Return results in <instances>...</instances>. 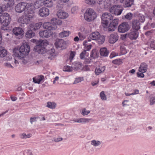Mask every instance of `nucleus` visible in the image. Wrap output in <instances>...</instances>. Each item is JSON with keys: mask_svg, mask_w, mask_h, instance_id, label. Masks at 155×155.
Here are the masks:
<instances>
[{"mask_svg": "<svg viewBox=\"0 0 155 155\" xmlns=\"http://www.w3.org/2000/svg\"><path fill=\"white\" fill-rule=\"evenodd\" d=\"M36 44V50L38 53L41 54L45 53L46 58L50 60H52L55 57L56 54L54 49L51 48L47 51L46 47L48 45V41L47 40L40 39L37 41Z\"/></svg>", "mask_w": 155, "mask_h": 155, "instance_id": "nucleus-1", "label": "nucleus"}, {"mask_svg": "<svg viewBox=\"0 0 155 155\" xmlns=\"http://www.w3.org/2000/svg\"><path fill=\"white\" fill-rule=\"evenodd\" d=\"M30 51V48L27 43H24L20 47L19 50H17L15 54L16 57L21 59L27 55Z\"/></svg>", "mask_w": 155, "mask_h": 155, "instance_id": "nucleus-2", "label": "nucleus"}, {"mask_svg": "<svg viewBox=\"0 0 155 155\" xmlns=\"http://www.w3.org/2000/svg\"><path fill=\"white\" fill-rule=\"evenodd\" d=\"M91 40H97L99 44H101L105 41V38L104 36L100 35L98 32H94L90 34L87 41H90Z\"/></svg>", "mask_w": 155, "mask_h": 155, "instance_id": "nucleus-3", "label": "nucleus"}, {"mask_svg": "<svg viewBox=\"0 0 155 155\" xmlns=\"http://www.w3.org/2000/svg\"><path fill=\"white\" fill-rule=\"evenodd\" d=\"M85 19L87 21H91L95 19L97 17V14L95 11L92 8L87 9L84 15Z\"/></svg>", "mask_w": 155, "mask_h": 155, "instance_id": "nucleus-4", "label": "nucleus"}, {"mask_svg": "<svg viewBox=\"0 0 155 155\" xmlns=\"http://www.w3.org/2000/svg\"><path fill=\"white\" fill-rule=\"evenodd\" d=\"M102 23L105 25L106 26L110 22V21L113 20V16L110 13H103L101 17Z\"/></svg>", "mask_w": 155, "mask_h": 155, "instance_id": "nucleus-5", "label": "nucleus"}, {"mask_svg": "<svg viewBox=\"0 0 155 155\" xmlns=\"http://www.w3.org/2000/svg\"><path fill=\"white\" fill-rule=\"evenodd\" d=\"M2 23L4 26H7L11 20L10 15L7 13H4L0 16Z\"/></svg>", "mask_w": 155, "mask_h": 155, "instance_id": "nucleus-6", "label": "nucleus"}, {"mask_svg": "<svg viewBox=\"0 0 155 155\" xmlns=\"http://www.w3.org/2000/svg\"><path fill=\"white\" fill-rule=\"evenodd\" d=\"M123 10V8L120 5H114L109 9V11L111 13L117 15H120Z\"/></svg>", "mask_w": 155, "mask_h": 155, "instance_id": "nucleus-7", "label": "nucleus"}, {"mask_svg": "<svg viewBox=\"0 0 155 155\" xmlns=\"http://www.w3.org/2000/svg\"><path fill=\"white\" fill-rule=\"evenodd\" d=\"M130 28L128 24L126 22H123L118 27V31L120 33H124L128 31Z\"/></svg>", "mask_w": 155, "mask_h": 155, "instance_id": "nucleus-8", "label": "nucleus"}, {"mask_svg": "<svg viewBox=\"0 0 155 155\" xmlns=\"http://www.w3.org/2000/svg\"><path fill=\"white\" fill-rule=\"evenodd\" d=\"M25 2H22L17 4L15 7V11L18 13H21L25 10Z\"/></svg>", "mask_w": 155, "mask_h": 155, "instance_id": "nucleus-9", "label": "nucleus"}, {"mask_svg": "<svg viewBox=\"0 0 155 155\" xmlns=\"http://www.w3.org/2000/svg\"><path fill=\"white\" fill-rule=\"evenodd\" d=\"M54 45L57 48H60L62 49H64L66 46V42L62 39L56 40Z\"/></svg>", "mask_w": 155, "mask_h": 155, "instance_id": "nucleus-10", "label": "nucleus"}, {"mask_svg": "<svg viewBox=\"0 0 155 155\" xmlns=\"http://www.w3.org/2000/svg\"><path fill=\"white\" fill-rule=\"evenodd\" d=\"M52 32L49 30H45L40 31L39 33V35L42 38H48L51 36Z\"/></svg>", "mask_w": 155, "mask_h": 155, "instance_id": "nucleus-11", "label": "nucleus"}, {"mask_svg": "<svg viewBox=\"0 0 155 155\" xmlns=\"http://www.w3.org/2000/svg\"><path fill=\"white\" fill-rule=\"evenodd\" d=\"M91 119L85 118H75L73 120H70L69 122L72 123V121L78 123H86L89 122L91 120Z\"/></svg>", "mask_w": 155, "mask_h": 155, "instance_id": "nucleus-12", "label": "nucleus"}, {"mask_svg": "<svg viewBox=\"0 0 155 155\" xmlns=\"http://www.w3.org/2000/svg\"><path fill=\"white\" fill-rule=\"evenodd\" d=\"M39 14L41 17H44L48 16L49 14V10L47 8L43 7L39 11Z\"/></svg>", "mask_w": 155, "mask_h": 155, "instance_id": "nucleus-13", "label": "nucleus"}, {"mask_svg": "<svg viewBox=\"0 0 155 155\" xmlns=\"http://www.w3.org/2000/svg\"><path fill=\"white\" fill-rule=\"evenodd\" d=\"M112 20L108 27V29L109 31H114L118 24V19H116Z\"/></svg>", "mask_w": 155, "mask_h": 155, "instance_id": "nucleus-14", "label": "nucleus"}, {"mask_svg": "<svg viewBox=\"0 0 155 155\" xmlns=\"http://www.w3.org/2000/svg\"><path fill=\"white\" fill-rule=\"evenodd\" d=\"M119 36L117 33L114 32L110 35L109 42L111 44H114L118 40Z\"/></svg>", "mask_w": 155, "mask_h": 155, "instance_id": "nucleus-15", "label": "nucleus"}, {"mask_svg": "<svg viewBox=\"0 0 155 155\" xmlns=\"http://www.w3.org/2000/svg\"><path fill=\"white\" fill-rule=\"evenodd\" d=\"M43 26L45 28L51 31L55 30L57 28V26L52 25L51 22H45L43 24Z\"/></svg>", "mask_w": 155, "mask_h": 155, "instance_id": "nucleus-16", "label": "nucleus"}, {"mask_svg": "<svg viewBox=\"0 0 155 155\" xmlns=\"http://www.w3.org/2000/svg\"><path fill=\"white\" fill-rule=\"evenodd\" d=\"M140 25L137 20H133L132 21V28L134 30L138 31L140 28Z\"/></svg>", "mask_w": 155, "mask_h": 155, "instance_id": "nucleus-17", "label": "nucleus"}, {"mask_svg": "<svg viewBox=\"0 0 155 155\" xmlns=\"http://www.w3.org/2000/svg\"><path fill=\"white\" fill-rule=\"evenodd\" d=\"M13 32L17 36H21L24 34V31L22 28L19 27L14 28L13 29Z\"/></svg>", "mask_w": 155, "mask_h": 155, "instance_id": "nucleus-18", "label": "nucleus"}, {"mask_svg": "<svg viewBox=\"0 0 155 155\" xmlns=\"http://www.w3.org/2000/svg\"><path fill=\"white\" fill-rule=\"evenodd\" d=\"M128 36L129 38L132 40H135L138 37V31L134 30L131 31L128 34Z\"/></svg>", "mask_w": 155, "mask_h": 155, "instance_id": "nucleus-19", "label": "nucleus"}, {"mask_svg": "<svg viewBox=\"0 0 155 155\" xmlns=\"http://www.w3.org/2000/svg\"><path fill=\"white\" fill-rule=\"evenodd\" d=\"M28 20L25 16H22L18 18V21L21 24L27 25L30 22Z\"/></svg>", "mask_w": 155, "mask_h": 155, "instance_id": "nucleus-20", "label": "nucleus"}, {"mask_svg": "<svg viewBox=\"0 0 155 155\" xmlns=\"http://www.w3.org/2000/svg\"><path fill=\"white\" fill-rule=\"evenodd\" d=\"M57 15L59 18L61 19L66 18L68 16V14L67 13L62 11L58 12Z\"/></svg>", "mask_w": 155, "mask_h": 155, "instance_id": "nucleus-21", "label": "nucleus"}, {"mask_svg": "<svg viewBox=\"0 0 155 155\" xmlns=\"http://www.w3.org/2000/svg\"><path fill=\"white\" fill-rule=\"evenodd\" d=\"M42 25L41 22H39L37 23H33L30 25L31 28L33 30L36 31L39 29Z\"/></svg>", "mask_w": 155, "mask_h": 155, "instance_id": "nucleus-22", "label": "nucleus"}, {"mask_svg": "<svg viewBox=\"0 0 155 155\" xmlns=\"http://www.w3.org/2000/svg\"><path fill=\"white\" fill-rule=\"evenodd\" d=\"M51 22L52 25H61L62 24V21L61 20L56 18H53L51 20Z\"/></svg>", "mask_w": 155, "mask_h": 155, "instance_id": "nucleus-23", "label": "nucleus"}, {"mask_svg": "<svg viewBox=\"0 0 155 155\" xmlns=\"http://www.w3.org/2000/svg\"><path fill=\"white\" fill-rule=\"evenodd\" d=\"M147 69V65L144 63H142L139 68V71L142 73H145Z\"/></svg>", "mask_w": 155, "mask_h": 155, "instance_id": "nucleus-24", "label": "nucleus"}, {"mask_svg": "<svg viewBox=\"0 0 155 155\" xmlns=\"http://www.w3.org/2000/svg\"><path fill=\"white\" fill-rule=\"evenodd\" d=\"M70 0H58L57 2V6L59 9L62 8L64 3L68 2Z\"/></svg>", "mask_w": 155, "mask_h": 155, "instance_id": "nucleus-25", "label": "nucleus"}, {"mask_svg": "<svg viewBox=\"0 0 155 155\" xmlns=\"http://www.w3.org/2000/svg\"><path fill=\"white\" fill-rule=\"evenodd\" d=\"M44 78L43 76H38L33 78V81L35 83L39 84Z\"/></svg>", "mask_w": 155, "mask_h": 155, "instance_id": "nucleus-26", "label": "nucleus"}, {"mask_svg": "<svg viewBox=\"0 0 155 155\" xmlns=\"http://www.w3.org/2000/svg\"><path fill=\"white\" fill-rule=\"evenodd\" d=\"M35 12L34 11H32L31 12H27V14L25 15L26 18L29 20L30 22L31 20L34 18L35 16Z\"/></svg>", "mask_w": 155, "mask_h": 155, "instance_id": "nucleus-27", "label": "nucleus"}, {"mask_svg": "<svg viewBox=\"0 0 155 155\" xmlns=\"http://www.w3.org/2000/svg\"><path fill=\"white\" fill-rule=\"evenodd\" d=\"M25 11L27 12H31L32 11H34L33 10V7L31 4H28L25 2Z\"/></svg>", "mask_w": 155, "mask_h": 155, "instance_id": "nucleus-28", "label": "nucleus"}, {"mask_svg": "<svg viewBox=\"0 0 155 155\" xmlns=\"http://www.w3.org/2000/svg\"><path fill=\"white\" fill-rule=\"evenodd\" d=\"M43 4V0H37L34 3V6L35 8H40Z\"/></svg>", "mask_w": 155, "mask_h": 155, "instance_id": "nucleus-29", "label": "nucleus"}, {"mask_svg": "<svg viewBox=\"0 0 155 155\" xmlns=\"http://www.w3.org/2000/svg\"><path fill=\"white\" fill-rule=\"evenodd\" d=\"M7 54V50L3 47H0V57L3 58L5 57Z\"/></svg>", "mask_w": 155, "mask_h": 155, "instance_id": "nucleus-30", "label": "nucleus"}, {"mask_svg": "<svg viewBox=\"0 0 155 155\" xmlns=\"http://www.w3.org/2000/svg\"><path fill=\"white\" fill-rule=\"evenodd\" d=\"M35 35V33L33 32L31 30H29L26 32L25 36L27 38H30L34 37Z\"/></svg>", "mask_w": 155, "mask_h": 155, "instance_id": "nucleus-31", "label": "nucleus"}, {"mask_svg": "<svg viewBox=\"0 0 155 155\" xmlns=\"http://www.w3.org/2000/svg\"><path fill=\"white\" fill-rule=\"evenodd\" d=\"M101 142L100 141L94 140L91 141V144L94 147H97L100 146Z\"/></svg>", "mask_w": 155, "mask_h": 155, "instance_id": "nucleus-32", "label": "nucleus"}, {"mask_svg": "<svg viewBox=\"0 0 155 155\" xmlns=\"http://www.w3.org/2000/svg\"><path fill=\"white\" fill-rule=\"evenodd\" d=\"M134 0H127L123 3L124 6L125 7H130L134 3Z\"/></svg>", "mask_w": 155, "mask_h": 155, "instance_id": "nucleus-33", "label": "nucleus"}, {"mask_svg": "<svg viewBox=\"0 0 155 155\" xmlns=\"http://www.w3.org/2000/svg\"><path fill=\"white\" fill-rule=\"evenodd\" d=\"M98 52L96 51V50H93L91 51L90 57L93 59L97 58L98 56Z\"/></svg>", "mask_w": 155, "mask_h": 155, "instance_id": "nucleus-34", "label": "nucleus"}, {"mask_svg": "<svg viewBox=\"0 0 155 155\" xmlns=\"http://www.w3.org/2000/svg\"><path fill=\"white\" fill-rule=\"evenodd\" d=\"M100 54L101 56H107L108 54V52L106 48H103L100 49Z\"/></svg>", "mask_w": 155, "mask_h": 155, "instance_id": "nucleus-35", "label": "nucleus"}, {"mask_svg": "<svg viewBox=\"0 0 155 155\" xmlns=\"http://www.w3.org/2000/svg\"><path fill=\"white\" fill-rule=\"evenodd\" d=\"M23 154V155H36L33 150L29 149L25 150Z\"/></svg>", "mask_w": 155, "mask_h": 155, "instance_id": "nucleus-36", "label": "nucleus"}, {"mask_svg": "<svg viewBox=\"0 0 155 155\" xmlns=\"http://www.w3.org/2000/svg\"><path fill=\"white\" fill-rule=\"evenodd\" d=\"M43 2V4L47 7H51L53 6L52 0H44Z\"/></svg>", "mask_w": 155, "mask_h": 155, "instance_id": "nucleus-37", "label": "nucleus"}, {"mask_svg": "<svg viewBox=\"0 0 155 155\" xmlns=\"http://www.w3.org/2000/svg\"><path fill=\"white\" fill-rule=\"evenodd\" d=\"M105 69L104 67H101L100 68H96L95 71V72L96 75H98L100 73L104 71Z\"/></svg>", "mask_w": 155, "mask_h": 155, "instance_id": "nucleus-38", "label": "nucleus"}, {"mask_svg": "<svg viewBox=\"0 0 155 155\" xmlns=\"http://www.w3.org/2000/svg\"><path fill=\"white\" fill-rule=\"evenodd\" d=\"M74 66L73 67L74 69L77 70L81 67V63L79 62H75L74 63Z\"/></svg>", "mask_w": 155, "mask_h": 155, "instance_id": "nucleus-39", "label": "nucleus"}, {"mask_svg": "<svg viewBox=\"0 0 155 155\" xmlns=\"http://www.w3.org/2000/svg\"><path fill=\"white\" fill-rule=\"evenodd\" d=\"M69 35V31H64L59 33V36L61 38H64L67 37Z\"/></svg>", "mask_w": 155, "mask_h": 155, "instance_id": "nucleus-40", "label": "nucleus"}, {"mask_svg": "<svg viewBox=\"0 0 155 155\" xmlns=\"http://www.w3.org/2000/svg\"><path fill=\"white\" fill-rule=\"evenodd\" d=\"M32 136V134H26L25 133H23L20 134V137L21 139H25L27 138H29Z\"/></svg>", "mask_w": 155, "mask_h": 155, "instance_id": "nucleus-41", "label": "nucleus"}, {"mask_svg": "<svg viewBox=\"0 0 155 155\" xmlns=\"http://www.w3.org/2000/svg\"><path fill=\"white\" fill-rule=\"evenodd\" d=\"M56 104L54 102H48L47 103V107L51 109H54L55 108Z\"/></svg>", "mask_w": 155, "mask_h": 155, "instance_id": "nucleus-42", "label": "nucleus"}, {"mask_svg": "<svg viewBox=\"0 0 155 155\" xmlns=\"http://www.w3.org/2000/svg\"><path fill=\"white\" fill-rule=\"evenodd\" d=\"M133 16V14L130 12H129L127 14V15L122 17L123 19H126L128 20H130L132 18Z\"/></svg>", "mask_w": 155, "mask_h": 155, "instance_id": "nucleus-43", "label": "nucleus"}, {"mask_svg": "<svg viewBox=\"0 0 155 155\" xmlns=\"http://www.w3.org/2000/svg\"><path fill=\"white\" fill-rule=\"evenodd\" d=\"M84 1L86 4L90 5H94L96 3L95 0H84Z\"/></svg>", "mask_w": 155, "mask_h": 155, "instance_id": "nucleus-44", "label": "nucleus"}, {"mask_svg": "<svg viewBox=\"0 0 155 155\" xmlns=\"http://www.w3.org/2000/svg\"><path fill=\"white\" fill-rule=\"evenodd\" d=\"M73 69V67H70L69 66H65L63 68V70L64 71L70 72Z\"/></svg>", "mask_w": 155, "mask_h": 155, "instance_id": "nucleus-45", "label": "nucleus"}, {"mask_svg": "<svg viewBox=\"0 0 155 155\" xmlns=\"http://www.w3.org/2000/svg\"><path fill=\"white\" fill-rule=\"evenodd\" d=\"M149 46L151 49L155 50V41H150L149 42Z\"/></svg>", "mask_w": 155, "mask_h": 155, "instance_id": "nucleus-46", "label": "nucleus"}, {"mask_svg": "<svg viewBox=\"0 0 155 155\" xmlns=\"http://www.w3.org/2000/svg\"><path fill=\"white\" fill-rule=\"evenodd\" d=\"M110 5V1L109 0H105L104 2V7L105 8L109 7Z\"/></svg>", "mask_w": 155, "mask_h": 155, "instance_id": "nucleus-47", "label": "nucleus"}, {"mask_svg": "<svg viewBox=\"0 0 155 155\" xmlns=\"http://www.w3.org/2000/svg\"><path fill=\"white\" fill-rule=\"evenodd\" d=\"M138 18L139 21L141 22H143L145 21L144 16L142 14H139L137 16Z\"/></svg>", "mask_w": 155, "mask_h": 155, "instance_id": "nucleus-48", "label": "nucleus"}, {"mask_svg": "<svg viewBox=\"0 0 155 155\" xmlns=\"http://www.w3.org/2000/svg\"><path fill=\"white\" fill-rule=\"evenodd\" d=\"M100 95L102 100L105 101L107 100V97L104 94V91H102L101 92L100 94Z\"/></svg>", "mask_w": 155, "mask_h": 155, "instance_id": "nucleus-49", "label": "nucleus"}, {"mask_svg": "<svg viewBox=\"0 0 155 155\" xmlns=\"http://www.w3.org/2000/svg\"><path fill=\"white\" fill-rule=\"evenodd\" d=\"M154 30H151L150 31H149L146 32L145 33V34L147 36L149 37L152 35V34L154 33Z\"/></svg>", "mask_w": 155, "mask_h": 155, "instance_id": "nucleus-50", "label": "nucleus"}, {"mask_svg": "<svg viewBox=\"0 0 155 155\" xmlns=\"http://www.w3.org/2000/svg\"><path fill=\"white\" fill-rule=\"evenodd\" d=\"M6 9V6L5 5H2V6L0 5V14L5 11Z\"/></svg>", "mask_w": 155, "mask_h": 155, "instance_id": "nucleus-51", "label": "nucleus"}, {"mask_svg": "<svg viewBox=\"0 0 155 155\" xmlns=\"http://www.w3.org/2000/svg\"><path fill=\"white\" fill-rule=\"evenodd\" d=\"M32 63L34 64L38 65L41 63V61L40 60H37L35 59H32Z\"/></svg>", "mask_w": 155, "mask_h": 155, "instance_id": "nucleus-52", "label": "nucleus"}, {"mask_svg": "<svg viewBox=\"0 0 155 155\" xmlns=\"http://www.w3.org/2000/svg\"><path fill=\"white\" fill-rule=\"evenodd\" d=\"M75 53L74 51H71V52L69 60L70 62H71L75 55Z\"/></svg>", "mask_w": 155, "mask_h": 155, "instance_id": "nucleus-53", "label": "nucleus"}, {"mask_svg": "<svg viewBox=\"0 0 155 155\" xmlns=\"http://www.w3.org/2000/svg\"><path fill=\"white\" fill-rule=\"evenodd\" d=\"M90 112V111L89 110L86 111L85 108H83L82 110L81 114L84 116L88 115Z\"/></svg>", "mask_w": 155, "mask_h": 155, "instance_id": "nucleus-54", "label": "nucleus"}, {"mask_svg": "<svg viewBox=\"0 0 155 155\" xmlns=\"http://www.w3.org/2000/svg\"><path fill=\"white\" fill-rule=\"evenodd\" d=\"M84 80L83 78H76L75 80L74 84H77L79 83Z\"/></svg>", "mask_w": 155, "mask_h": 155, "instance_id": "nucleus-55", "label": "nucleus"}, {"mask_svg": "<svg viewBox=\"0 0 155 155\" xmlns=\"http://www.w3.org/2000/svg\"><path fill=\"white\" fill-rule=\"evenodd\" d=\"M39 118L38 117H31L30 118V121L31 123L32 124L33 122H36V119Z\"/></svg>", "mask_w": 155, "mask_h": 155, "instance_id": "nucleus-56", "label": "nucleus"}, {"mask_svg": "<svg viewBox=\"0 0 155 155\" xmlns=\"http://www.w3.org/2000/svg\"><path fill=\"white\" fill-rule=\"evenodd\" d=\"M78 6H74L72 8L71 12L73 14H74L78 10Z\"/></svg>", "mask_w": 155, "mask_h": 155, "instance_id": "nucleus-57", "label": "nucleus"}, {"mask_svg": "<svg viewBox=\"0 0 155 155\" xmlns=\"http://www.w3.org/2000/svg\"><path fill=\"white\" fill-rule=\"evenodd\" d=\"M78 35L79 37L80 40L82 41L85 38V36L81 33L79 32Z\"/></svg>", "mask_w": 155, "mask_h": 155, "instance_id": "nucleus-58", "label": "nucleus"}, {"mask_svg": "<svg viewBox=\"0 0 155 155\" xmlns=\"http://www.w3.org/2000/svg\"><path fill=\"white\" fill-rule=\"evenodd\" d=\"M4 1L6 2H9L8 3V5H9V6H12L15 4V2L14 0H4Z\"/></svg>", "mask_w": 155, "mask_h": 155, "instance_id": "nucleus-59", "label": "nucleus"}, {"mask_svg": "<svg viewBox=\"0 0 155 155\" xmlns=\"http://www.w3.org/2000/svg\"><path fill=\"white\" fill-rule=\"evenodd\" d=\"M150 104L153 105L155 103V97H152L150 98Z\"/></svg>", "mask_w": 155, "mask_h": 155, "instance_id": "nucleus-60", "label": "nucleus"}, {"mask_svg": "<svg viewBox=\"0 0 155 155\" xmlns=\"http://www.w3.org/2000/svg\"><path fill=\"white\" fill-rule=\"evenodd\" d=\"M4 65L5 67L8 68H11L12 69L13 68H14L13 66L11 65L10 63H8V62L5 63L4 64Z\"/></svg>", "mask_w": 155, "mask_h": 155, "instance_id": "nucleus-61", "label": "nucleus"}, {"mask_svg": "<svg viewBox=\"0 0 155 155\" xmlns=\"http://www.w3.org/2000/svg\"><path fill=\"white\" fill-rule=\"evenodd\" d=\"M87 53L85 52V51H84L80 54V58L81 59L84 58V55H86Z\"/></svg>", "mask_w": 155, "mask_h": 155, "instance_id": "nucleus-62", "label": "nucleus"}, {"mask_svg": "<svg viewBox=\"0 0 155 155\" xmlns=\"http://www.w3.org/2000/svg\"><path fill=\"white\" fill-rule=\"evenodd\" d=\"M63 138L60 137H58L56 138L55 137L53 138V141H55V142H58L59 141H61L63 140Z\"/></svg>", "mask_w": 155, "mask_h": 155, "instance_id": "nucleus-63", "label": "nucleus"}, {"mask_svg": "<svg viewBox=\"0 0 155 155\" xmlns=\"http://www.w3.org/2000/svg\"><path fill=\"white\" fill-rule=\"evenodd\" d=\"M91 45H88L85 46V49L84 51H85V52L87 51H89L91 48Z\"/></svg>", "mask_w": 155, "mask_h": 155, "instance_id": "nucleus-64", "label": "nucleus"}]
</instances>
